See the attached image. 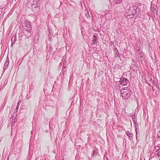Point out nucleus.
Returning <instances> with one entry per match:
<instances>
[{
  "instance_id": "obj_12",
  "label": "nucleus",
  "mask_w": 160,
  "mask_h": 160,
  "mask_svg": "<svg viewBox=\"0 0 160 160\" xmlns=\"http://www.w3.org/2000/svg\"><path fill=\"white\" fill-rule=\"evenodd\" d=\"M25 35L28 38L30 37L31 36V33L29 31L26 30L24 32Z\"/></svg>"
},
{
  "instance_id": "obj_2",
  "label": "nucleus",
  "mask_w": 160,
  "mask_h": 160,
  "mask_svg": "<svg viewBox=\"0 0 160 160\" xmlns=\"http://www.w3.org/2000/svg\"><path fill=\"white\" fill-rule=\"evenodd\" d=\"M121 96L123 99H127L129 98L132 94L131 91L130 89H125L122 88L121 91Z\"/></svg>"
},
{
  "instance_id": "obj_6",
  "label": "nucleus",
  "mask_w": 160,
  "mask_h": 160,
  "mask_svg": "<svg viewBox=\"0 0 160 160\" xmlns=\"http://www.w3.org/2000/svg\"><path fill=\"white\" fill-rule=\"evenodd\" d=\"M9 58L8 57H7L3 68V73L4 72L5 70L8 68L9 64Z\"/></svg>"
},
{
  "instance_id": "obj_10",
  "label": "nucleus",
  "mask_w": 160,
  "mask_h": 160,
  "mask_svg": "<svg viewBox=\"0 0 160 160\" xmlns=\"http://www.w3.org/2000/svg\"><path fill=\"white\" fill-rule=\"evenodd\" d=\"M98 39L97 35L96 34H94L93 36V38L92 40L93 44H96V42H97L96 40Z\"/></svg>"
},
{
  "instance_id": "obj_23",
  "label": "nucleus",
  "mask_w": 160,
  "mask_h": 160,
  "mask_svg": "<svg viewBox=\"0 0 160 160\" xmlns=\"http://www.w3.org/2000/svg\"><path fill=\"white\" fill-rule=\"evenodd\" d=\"M133 122H134V123L136 125L137 124V121L134 119V120H133Z\"/></svg>"
},
{
  "instance_id": "obj_27",
  "label": "nucleus",
  "mask_w": 160,
  "mask_h": 160,
  "mask_svg": "<svg viewBox=\"0 0 160 160\" xmlns=\"http://www.w3.org/2000/svg\"><path fill=\"white\" fill-rule=\"evenodd\" d=\"M62 160H64V158H63L62 159Z\"/></svg>"
},
{
  "instance_id": "obj_5",
  "label": "nucleus",
  "mask_w": 160,
  "mask_h": 160,
  "mask_svg": "<svg viewBox=\"0 0 160 160\" xmlns=\"http://www.w3.org/2000/svg\"><path fill=\"white\" fill-rule=\"evenodd\" d=\"M120 84L122 86L128 85L129 84V81L127 78L122 77L120 80Z\"/></svg>"
},
{
  "instance_id": "obj_13",
  "label": "nucleus",
  "mask_w": 160,
  "mask_h": 160,
  "mask_svg": "<svg viewBox=\"0 0 160 160\" xmlns=\"http://www.w3.org/2000/svg\"><path fill=\"white\" fill-rule=\"evenodd\" d=\"M16 118L14 117L13 116L12 117L10 118V121H11V123H12V125H13L15 123V120Z\"/></svg>"
},
{
  "instance_id": "obj_22",
  "label": "nucleus",
  "mask_w": 160,
  "mask_h": 160,
  "mask_svg": "<svg viewBox=\"0 0 160 160\" xmlns=\"http://www.w3.org/2000/svg\"><path fill=\"white\" fill-rule=\"evenodd\" d=\"M48 36H49L48 40H50L51 39V38H52V35H51V36H50L49 35H48Z\"/></svg>"
},
{
  "instance_id": "obj_20",
  "label": "nucleus",
  "mask_w": 160,
  "mask_h": 160,
  "mask_svg": "<svg viewBox=\"0 0 160 160\" xmlns=\"http://www.w3.org/2000/svg\"><path fill=\"white\" fill-rule=\"evenodd\" d=\"M19 102L18 103V104H17V106L16 107V112H17V111L18 110V108H19V105H20L19 104Z\"/></svg>"
},
{
  "instance_id": "obj_25",
  "label": "nucleus",
  "mask_w": 160,
  "mask_h": 160,
  "mask_svg": "<svg viewBox=\"0 0 160 160\" xmlns=\"http://www.w3.org/2000/svg\"><path fill=\"white\" fill-rule=\"evenodd\" d=\"M62 72H64L65 71H64V68H62Z\"/></svg>"
},
{
  "instance_id": "obj_1",
  "label": "nucleus",
  "mask_w": 160,
  "mask_h": 160,
  "mask_svg": "<svg viewBox=\"0 0 160 160\" xmlns=\"http://www.w3.org/2000/svg\"><path fill=\"white\" fill-rule=\"evenodd\" d=\"M146 6L144 4H140L138 6L133 5V3L131 2L128 4L126 8V10H128L125 14V17L128 18H132L134 15H138L144 12Z\"/></svg>"
},
{
  "instance_id": "obj_9",
  "label": "nucleus",
  "mask_w": 160,
  "mask_h": 160,
  "mask_svg": "<svg viewBox=\"0 0 160 160\" xmlns=\"http://www.w3.org/2000/svg\"><path fill=\"white\" fill-rule=\"evenodd\" d=\"M28 4H31V7H34V8L36 7L37 6V1H35L28 2Z\"/></svg>"
},
{
  "instance_id": "obj_21",
  "label": "nucleus",
  "mask_w": 160,
  "mask_h": 160,
  "mask_svg": "<svg viewBox=\"0 0 160 160\" xmlns=\"http://www.w3.org/2000/svg\"><path fill=\"white\" fill-rule=\"evenodd\" d=\"M158 152V153L157 154V156L160 159V152L159 151Z\"/></svg>"
},
{
  "instance_id": "obj_8",
  "label": "nucleus",
  "mask_w": 160,
  "mask_h": 160,
  "mask_svg": "<svg viewBox=\"0 0 160 160\" xmlns=\"http://www.w3.org/2000/svg\"><path fill=\"white\" fill-rule=\"evenodd\" d=\"M98 153V151L96 149H93L91 155V158H94Z\"/></svg>"
},
{
  "instance_id": "obj_11",
  "label": "nucleus",
  "mask_w": 160,
  "mask_h": 160,
  "mask_svg": "<svg viewBox=\"0 0 160 160\" xmlns=\"http://www.w3.org/2000/svg\"><path fill=\"white\" fill-rule=\"evenodd\" d=\"M126 134L128 137L130 139H132L133 134L130 133L129 131H127L126 132Z\"/></svg>"
},
{
  "instance_id": "obj_15",
  "label": "nucleus",
  "mask_w": 160,
  "mask_h": 160,
  "mask_svg": "<svg viewBox=\"0 0 160 160\" xmlns=\"http://www.w3.org/2000/svg\"><path fill=\"white\" fill-rule=\"evenodd\" d=\"M122 0H114V3L115 4H120L122 2Z\"/></svg>"
},
{
  "instance_id": "obj_7",
  "label": "nucleus",
  "mask_w": 160,
  "mask_h": 160,
  "mask_svg": "<svg viewBox=\"0 0 160 160\" xmlns=\"http://www.w3.org/2000/svg\"><path fill=\"white\" fill-rule=\"evenodd\" d=\"M17 36L16 34L14 35L11 38V46L12 47L13 44L15 43L17 41Z\"/></svg>"
},
{
  "instance_id": "obj_4",
  "label": "nucleus",
  "mask_w": 160,
  "mask_h": 160,
  "mask_svg": "<svg viewBox=\"0 0 160 160\" xmlns=\"http://www.w3.org/2000/svg\"><path fill=\"white\" fill-rule=\"evenodd\" d=\"M150 11L153 12L154 15H157L158 14V8L156 5L155 4H152L151 3V5L150 7Z\"/></svg>"
},
{
  "instance_id": "obj_3",
  "label": "nucleus",
  "mask_w": 160,
  "mask_h": 160,
  "mask_svg": "<svg viewBox=\"0 0 160 160\" xmlns=\"http://www.w3.org/2000/svg\"><path fill=\"white\" fill-rule=\"evenodd\" d=\"M22 27L25 30L30 31L32 28L30 22L28 21H25L22 24Z\"/></svg>"
},
{
  "instance_id": "obj_19",
  "label": "nucleus",
  "mask_w": 160,
  "mask_h": 160,
  "mask_svg": "<svg viewBox=\"0 0 160 160\" xmlns=\"http://www.w3.org/2000/svg\"><path fill=\"white\" fill-rule=\"evenodd\" d=\"M49 34L50 36H51V35H52L53 32L52 30H50L49 29Z\"/></svg>"
},
{
  "instance_id": "obj_24",
  "label": "nucleus",
  "mask_w": 160,
  "mask_h": 160,
  "mask_svg": "<svg viewBox=\"0 0 160 160\" xmlns=\"http://www.w3.org/2000/svg\"><path fill=\"white\" fill-rule=\"evenodd\" d=\"M63 58V59L65 61L66 59V55L64 56Z\"/></svg>"
},
{
  "instance_id": "obj_16",
  "label": "nucleus",
  "mask_w": 160,
  "mask_h": 160,
  "mask_svg": "<svg viewBox=\"0 0 160 160\" xmlns=\"http://www.w3.org/2000/svg\"><path fill=\"white\" fill-rule=\"evenodd\" d=\"M155 152H159L160 150V147L158 146H155L154 148V150Z\"/></svg>"
},
{
  "instance_id": "obj_14",
  "label": "nucleus",
  "mask_w": 160,
  "mask_h": 160,
  "mask_svg": "<svg viewBox=\"0 0 160 160\" xmlns=\"http://www.w3.org/2000/svg\"><path fill=\"white\" fill-rule=\"evenodd\" d=\"M85 16L87 18H88L90 17V16L89 15V12L88 10L87 9H86L85 11Z\"/></svg>"
},
{
  "instance_id": "obj_17",
  "label": "nucleus",
  "mask_w": 160,
  "mask_h": 160,
  "mask_svg": "<svg viewBox=\"0 0 160 160\" xmlns=\"http://www.w3.org/2000/svg\"><path fill=\"white\" fill-rule=\"evenodd\" d=\"M115 54L116 56H117V57H120V54L119 53L118 51L117 48H116L115 49Z\"/></svg>"
},
{
  "instance_id": "obj_18",
  "label": "nucleus",
  "mask_w": 160,
  "mask_h": 160,
  "mask_svg": "<svg viewBox=\"0 0 160 160\" xmlns=\"http://www.w3.org/2000/svg\"><path fill=\"white\" fill-rule=\"evenodd\" d=\"M136 129H135V131L136 132V140L138 141V132L137 131V129L136 128Z\"/></svg>"
},
{
  "instance_id": "obj_26",
  "label": "nucleus",
  "mask_w": 160,
  "mask_h": 160,
  "mask_svg": "<svg viewBox=\"0 0 160 160\" xmlns=\"http://www.w3.org/2000/svg\"><path fill=\"white\" fill-rule=\"evenodd\" d=\"M62 68H64L65 69V67L63 66Z\"/></svg>"
}]
</instances>
